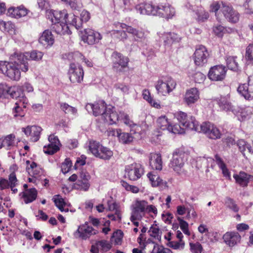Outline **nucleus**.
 I'll list each match as a JSON object with an SVG mask.
<instances>
[{
  "label": "nucleus",
  "instance_id": "1",
  "mask_svg": "<svg viewBox=\"0 0 253 253\" xmlns=\"http://www.w3.org/2000/svg\"><path fill=\"white\" fill-rule=\"evenodd\" d=\"M25 58L20 52H15L10 57L11 61H0V73L11 80L19 81L21 71L26 72L29 70V64L24 62Z\"/></svg>",
  "mask_w": 253,
  "mask_h": 253
},
{
  "label": "nucleus",
  "instance_id": "2",
  "mask_svg": "<svg viewBox=\"0 0 253 253\" xmlns=\"http://www.w3.org/2000/svg\"><path fill=\"white\" fill-rule=\"evenodd\" d=\"M135 10L140 14L158 15L167 19L171 18L175 13L174 8L168 3L157 6L147 3H140L136 5Z\"/></svg>",
  "mask_w": 253,
  "mask_h": 253
},
{
  "label": "nucleus",
  "instance_id": "3",
  "mask_svg": "<svg viewBox=\"0 0 253 253\" xmlns=\"http://www.w3.org/2000/svg\"><path fill=\"white\" fill-rule=\"evenodd\" d=\"M187 154L183 151L176 149L173 153L169 167L177 174H180L183 171L185 162L187 160Z\"/></svg>",
  "mask_w": 253,
  "mask_h": 253
},
{
  "label": "nucleus",
  "instance_id": "4",
  "mask_svg": "<svg viewBox=\"0 0 253 253\" xmlns=\"http://www.w3.org/2000/svg\"><path fill=\"white\" fill-rule=\"evenodd\" d=\"M175 81L170 77H166L157 81L155 85L158 93L164 96L169 95L176 87Z\"/></svg>",
  "mask_w": 253,
  "mask_h": 253
},
{
  "label": "nucleus",
  "instance_id": "5",
  "mask_svg": "<svg viewBox=\"0 0 253 253\" xmlns=\"http://www.w3.org/2000/svg\"><path fill=\"white\" fill-rule=\"evenodd\" d=\"M175 116L183 127L195 131L199 130V124L194 117L188 116L185 113L181 111L175 113Z\"/></svg>",
  "mask_w": 253,
  "mask_h": 253
},
{
  "label": "nucleus",
  "instance_id": "6",
  "mask_svg": "<svg viewBox=\"0 0 253 253\" xmlns=\"http://www.w3.org/2000/svg\"><path fill=\"white\" fill-rule=\"evenodd\" d=\"M148 203L144 200H136L131 206L130 220H139L145 215Z\"/></svg>",
  "mask_w": 253,
  "mask_h": 253
},
{
  "label": "nucleus",
  "instance_id": "7",
  "mask_svg": "<svg viewBox=\"0 0 253 253\" xmlns=\"http://www.w3.org/2000/svg\"><path fill=\"white\" fill-rule=\"evenodd\" d=\"M68 74L69 79L72 83H81L83 81L84 70L83 67L78 64L71 63Z\"/></svg>",
  "mask_w": 253,
  "mask_h": 253
},
{
  "label": "nucleus",
  "instance_id": "8",
  "mask_svg": "<svg viewBox=\"0 0 253 253\" xmlns=\"http://www.w3.org/2000/svg\"><path fill=\"white\" fill-rule=\"evenodd\" d=\"M112 58L114 70L117 73L124 72L127 66L128 58L117 52H114L112 53Z\"/></svg>",
  "mask_w": 253,
  "mask_h": 253
},
{
  "label": "nucleus",
  "instance_id": "9",
  "mask_svg": "<svg viewBox=\"0 0 253 253\" xmlns=\"http://www.w3.org/2000/svg\"><path fill=\"white\" fill-rule=\"evenodd\" d=\"M198 131L203 132L209 138L213 139L220 138L221 135L219 129L210 122H205L200 126L199 125V130Z\"/></svg>",
  "mask_w": 253,
  "mask_h": 253
},
{
  "label": "nucleus",
  "instance_id": "10",
  "mask_svg": "<svg viewBox=\"0 0 253 253\" xmlns=\"http://www.w3.org/2000/svg\"><path fill=\"white\" fill-rule=\"evenodd\" d=\"M126 176L130 180H136L143 173V169L140 164L133 163L126 167Z\"/></svg>",
  "mask_w": 253,
  "mask_h": 253
},
{
  "label": "nucleus",
  "instance_id": "11",
  "mask_svg": "<svg viewBox=\"0 0 253 253\" xmlns=\"http://www.w3.org/2000/svg\"><path fill=\"white\" fill-rule=\"evenodd\" d=\"M97 232V230L89 226L88 223L86 222L84 224L79 226L74 235L76 238H80L83 240H86L91 235L96 234Z\"/></svg>",
  "mask_w": 253,
  "mask_h": 253
},
{
  "label": "nucleus",
  "instance_id": "12",
  "mask_svg": "<svg viewBox=\"0 0 253 253\" xmlns=\"http://www.w3.org/2000/svg\"><path fill=\"white\" fill-rule=\"evenodd\" d=\"M107 106L104 101H99L94 104L88 103L85 106V109L88 112H92L95 116L101 115L103 119L106 112Z\"/></svg>",
  "mask_w": 253,
  "mask_h": 253
},
{
  "label": "nucleus",
  "instance_id": "13",
  "mask_svg": "<svg viewBox=\"0 0 253 253\" xmlns=\"http://www.w3.org/2000/svg\"><path fill=\"white\" fill-rule=\"evenodd\" d=\"M82 40L84 42H87L88 44H93L102 39V37L99 33L89 28L85 29L82 32Z\"/></svg>",
  "mask_w": 253,
  "mask_h": 253
},
{
  "label": "nucleus",
  "instance_id": "14",
  "mask_svg": "<svg viewBox=\"0 0 253 253\" xmlns=\"http://www.w3.org/2000/svg\"><path fill=\"white\" fill-rule=\"evenodd\" d=\"M120 25L122 29H125L126 32L132 35L135 41L142 42H147V35L144 31L135 29L124 23H121Z\"/></svg>",
  "mask_w": 253,
  "mask_h": 253
},
{
  "label": "nucleus",
  "instance_id": "15",
  "mask_svg": "<svg viewBox=\"0 0 253 253\" xmlns=\"http://www.w3.org/2000/svg\"><path fill=\"white\" fill-rule=\"evenodd\" d=\"M209 53L207 48L203 45H199L194 54V59L196 65L202 66L207 62Z\"/></svg>",
  "mask_w": 253,
  "mask_h": 253
},
{
  "label": "nucleus",
  "instance_id": "16",
  "mask_svg": "<svg viewBox=\"0 0 253 253\" xmlns=\"http://www.w3.org/2000/svg\"><path fill=\"white\" fill-rule=\"evenodd\" d=\"M221 11L225 19L230 23H236L239 20L240 14L229 5L222 4Z\"/></svg>",
  "mask_w": 253,
  "mask_h": 253
},
{
  "label": "nucleus",
  "instance_id": "17",
  "mask_svg": "<svg viewBox=\"0 0 253 253\" xmlns=\"http://www.w3.org/2000/svg\"><path fill=\"white\" fill-rule=\"evenodd\" d=\"M48 141L49 143L47 146H44L43 151L46 154L52 155L59 150L60 143L58 137L53 134L49 136Z\"/></svg>",
  "mask_w": 253,
  "mask_h": 253
},
{
  "label": "nucleus",
  "instance_id": "18",
  "mask_svg": "<svg viewBox=\"0 0 253 253\" xmlns=\"http://www.w3.org/2000/svg\"><path fill=\"white\" fill-rule=\"evenodd\" d=\"M226 70L222 65L215 66L211 68L209 72V77L212 81L222 80L225 76Z\"/></svg>",
  "mask_w": 253,
  "mask_h": 253
},
{
  "label": "nucleus",
  "instance_id": "19",
  "mask_svg": "<svg viewBox=\"0 0 253 253\" xmlns=\"http://www.w3.org/2000/svg\"><path fill=\"white\" fill-rule=\"evenodd\" d=\"M200 99V92L196 87L191 88L187 90L183 98L184 102L191 106L196 103Z\"/></svg>",
  "mask_w": 253,
  "mask_h": 253
},
{
  "label": "nucleus",
  "instance_id": "20",
  "mask_svg": "<svg viewBox=\"0 0 253 253\" xmlns=\"http://www.w3.org/2000/svg\"><path fill=\"white\" fill-rule=\"evenodd\" d=\"M121 119L120 116L116 111L114 107L111 105H108L106 113L103 118L104 121L109 125L116 124Z\"/></svg>",
  "mask_w": 253,
  "mask_h": 253
},
{
  "label": "nucleus",
  "instance_id": "21",
  "mask_svg": "<svg viewBox=\"0 0 253 253\" xmlns=\"http://www.w3.org/2000/svg\"><path fill=\"white\" fill-rule=\"evenodd\" d=\"M23 131L27 136H30L32 141H37L40 137L42 128L38 126H28L26 128H22Z\"/></svg>",
  "mask_w": 253,
  "mask_h": 253
},
{
  "label": "nucleus",
  "instance_id": "22",
  "mask_svg": "<svg viewBox=\"0 0 253 253\" xmlns=\"http://www.w3.org/2000/svg\"><path fill=\"white\" fill-rule=\"evenodd\" d=\"M238 92L246 99H253V85L250 84H240L237 89Z\"/></svg>",
  "mask_w": 253,
  "mask_h": 253
},
{
  "label": "nucleus",
  "instance_id": "23",
  "mask_svg": "<svg viewBox=\"0 0 253 253\" xmlns=\"http://www.w3.org/2000/svg\"><path fill=\"white\" fill-rule=\"evenodd\" d=\"M28 10L23 5L17 7H11L8 9L7 15L11 17L19 18L26 16Z\"/></svg>",
  "mask_w": 253,
  "mask_h": 253
},
{
  "label": "nucleus",
  "instance_id": "24",
  "mask_svg": "<svg viewBox=\"0 0 253 253\" xmlns=\"http://www.w3.org/2000/svg\"><path fill=\"white\" fill-rule=\"evenodd\" d=\"M216 101L220 110L222 111L234 112L235 110V106L232 104L229 99L227 97H221L217 98Z\"/></svg>",
  "mask_w": 253,
  "mask_h": 253
},
{
  "label": "nucleus",
  "instance_id": "25",
  "mask_svg": "<svg viewBox=\"0 0 253 253\" xmlns=\"http://www.w3.org/2000/svg\"><path fill=\"white\" fill-rule=\"evenodd\" d=\"M223 239L227 245L232 247L240 242L241 236L238 232H227L223 235Z\"/></svg>",
  "mask_w": 253,
  "mask_h": 253
},
{
  "label": "nucleus",
  "instance_id": "26",
  "mask_svg": "<svg viewBox=\"0 0 253 253\" xmlns=\"http://www.w3.org/2000/svg\"><path fill=\"white\" fill-rule=\"evenodd\" d=\"M165 46H170L173 43L178 42L181 38L175 33H165L162 36Z\"/></svg>",
  "mask_w": 253,
  "mask_h": 253
},
{
  "label": "nucleus",
  "instance_id": "27",
  "mask_svg": "<svg viewBox=\"0 0 253 253\" xmlns=\"http://www.w3.org/2000/svg\"><path fill=\"white\" fill-rule=\"evenodd\" d=\"M233 177L236 183L242 187L247 186L250 180L253 179V176L244 171H240L239 174H234Z\"/></svg>",
  "mask_w": 253,
  "mask_h": 253
},
{
  "label": "nucleus",
  "instance_id": "28",
  "mask_svg": "<svg viewBox=\"0 0 253 253\" xmlns=\"http://www.w3.org/2000/svg\"><path fill=\"white\" fill-rule=\"evenodd\" d=\"M20 91V88L9 87L5 83L0 84V97L4 94H9L13 98H17Z\"/></svg>",
  "mask_w": 253,
  "mask_h": 253
},
{
  "label": "nucleus",
  "instance_id": "29",
  "mask_svg": "<svg viewBox=\"0 0 253 253\" xmlns=\"http://www.w3.org/2000/svg\"><path fill=\"white\" fill-rule=\"evenodd\" d=\"M39 42L44 46L52 45L54 42V39L50 31L46 30L43 31L39 39Z\"/></svg>",
  "mask_w": 253,
  "mask_h": 253
},
{
  "label": "nucleus",
  "instance_id": "30",
  "mask_svg": "<svg viewBox=\"0 0 253 253\" xmlns=\"http://www.w3.org/2000/svg\"><path fill=\"white\" fill-rule=\"evenodd\" d=\"M37 191L34 188L26 189L20 195L24 200L25 204H29L35 201L37 197Z\"/></svg>",
  "mask_w": 253,
  "mask_h": 253
},
{
  "label": "nucleus",
  "instance_id": "31",
  "mask_svg": "<svg viewBox=\"0 0 253 253\" xmlns=\"http://www.w3.org/2000/svg\"><path fill=\"white\" fill-rule=\"evenodd\" d=\"M149 164L153 169L161 170L162 169V160L160 154H151L149 157Z\"/></svg>",
  "mask_w": 253,
  "mask_h": 253
},
{
  "label": "nucleus",
  "instance_id": "32",
  "mask_svg": "<svg viewBox=\"0 0 253 253\" xmlns=\"http://www.w3.org/2000/svg\"><path fill=\"white\" fill-rule=\"evenodd\" d=\"M147 175L153 187L165 185L167 183L155 172H150Z\"/></svg>",
  "mask_w": 253,
  "mask_h": 253
},
{
  "label": "nucleus",
  "instance_id": "33",
  "mask_svg": "<svg viewBox=\"0 0 253 253\" xmlns=\"http://www.w3.org/2000/svg\"><path fill=\"white\" fill-rule=\"evenodd\" d=\"M20 53L25 57L24 59V62L25 63H28V60L30 59L35 61L40 60L43 56L42 52L37 50H33L31 52Z\"/></svg>",
  "mask_w": 253,
  "mask_h": 253
},
{
  "label": "nucleus",
  "instance_id": "34",
  "mask_svg": "<svg viewBox=\"0 0 253 253\" xmlns=\"http://www.w3.org/2000/svg\"><path fill=\"white\" fill-rule=\"evenodd\" d=\"M15 135L10 134L6 136L4 138L0 139V149L2 147L9 149L14 144Z\"/></svg>",
  "mask_w": 253,
  "mask_h": 253
},
{
  "label": "nucleus",
  "instance_id": "35",
  "mask_svg": "<svg viewBox=\"0 0 253 253\" xmlns=\"http://www.w3.org/2000/svg\"><path fill=\"white\" fill-rule=\"evenodd\" d=\"M27 171L32 176L36 177L42 173V170L40 166H38L35 162H32L29 167H27Z\"/></svg>",
  "mask_w": 253,
  "mask_h": 253
},
{
  "label": "nucleus",
  "instance_id": "36",
  "mask_svg": "<svg viewBox=\"0 0 253 253\" xmlns=\"http://www.w3.org/2000/svg\"><path fill=\"white\" fill-rule=\"evenodd\" d=\"M237 146L239 147V150L244 156H245L246 154L253 153L250 145L243 139L238 140Z\"/></svg>",
  "mask_w": 253,
  "mask_h": 253
},
{
  "label": "nucleus",
  "instance_id": "37",
  "mask_svg": "<svg viewBox=\"0 0 253 253\" xmlns=\"http://www.w3.org/2000/svg\"><path fill=\"white\" fill-rule=\"evenodd\" d=\"M69 14L66 10L62 11H55L54 23L64 22L68 21Z\"/></svg>",
  "mask_w": 253,
  "mask_h": 253
},
{
  "label": "nucleus",
  "instance_id": "38",
  "mask_svg": "<svg viewBox=\"0 0 253 253\" xmlns=\"http://www.w3.org/2000/svg\"><path fill=\"white\" fill-rule=\"evenodd\" d=\"M68 17L67 21L68 24L74 26L77 29H79L83 27V22L74 14H69Z\"/></svg>",
  "mask_w": 253,
  "mask_h": 253
},
{
  "label": "nucleus",
  "instance_id": "39",
  "mask_svg": "<svg viewBox=\"0 0 253 253\" xmlns=\"http://www.w3.org/2000/svg\"><path fill=\"white\" fill-rule=\"evenodd\" d=\"M102 145L99 142L95 140H90L89 142V151L96 157H97Z\"/></svg>",
  "mask_w": 253,
  "mask_h": 253
},
{
  "label": "nucleus",
  "instance_id": "40",
  "mask_svg": "<svg viewBox=\"0 0 253 253\" xmlns=\"http://www.w3.org/2000/svg\"><path fill=\"white\" fill-rule=\"evenodd\" d=\"M113 155V153L110 149L102 146L97 157L103 160H109Z\"/></svg>",
  "mask_w": 253,
  "mask_h": 253
},
{
  "label": "nucleus",
  "instance_id": "41",
  "mask_svg": "<svg viewBox=\"0 0 253 253\" xmlns=\"http://www.w3.org/2000/svg\"><path fill=\"white\" fill-rule=\"evenodd\" d=\"M237 56H229L226 57V65L229 69L236 71L238 70V63Z\"/></svg>",
  "mask_w": 253,
  "mask_h": 253
},
{
  "label": "nucleus",
  "instance_id": "42",
  "mask_svg": "<svg viewBox=\"0 0 253 253\" xmlns=\"http://www.w3.org/2000/svg\"><path fill=\"white\" fill-rule=\"evenodd\" d=\"M142 96L143 98L147 101L153 107L156 108H160L161 107L159 102L152 98L150 92L148 89L143 90Z\"/></svg>",
  "mask_w": 253,
  "mask_h": 253
},
{
  "label": "nucleus",
  "instance_id": "43",
  "mask_svg": "<svg viewBox=\"0 0 253 253\" xmlns=\"http://www.w3.org/2000/svg\"><path fill=\"white\" fill-rule=\"evenodd\" d=\"M53 202L55 203L56 206L60 210V211L62 212L68 211V209H64V207H65L66 204L65 202L64 199L60 197L59 195H55L52 199Z\"/></svg>",
  "mask_w": 253,
  "mask_h": 253
},
{
  "label": "nucleus",
  "instance_id": "44",
  "mask_svg": "<svg viewBox=\"0 0 253 253\" xmlns=\"http://www.w3.org/2000/svg\"><path fill=\"white\" fill-rule=\"evenodd\" d=\"M157 126L162 130H169L170 126V122L165 116L160 117L157 121Z\"/></svg>",
  "mask_w": 253,
  "mask_h": 253
},
{
  "label": "nucleus",
  "instance_id": "45",
  "mask_svg": "<svg viewBox=\"0 0 253 253\" xmlns=\"http://www.w3.org/2000/svg\"><path fill=\"white\" fill-rule=\"evenodd\" d=\"M215 159L216 164H217L218 167L221 169L222 171V173L224 175V176L226 177H229L230 173L228 169H227L225 164L222 160L221 158L218 155H216L215 156Z\"/></svg>",
  "mask_w": 253,
  "mask_h": 253
},
{
  "label": "nucleus",
  "instance_id": "46",
  "mask_svg": "<svg viewBox=\"0 0 253 253\" xmlns=\"http://www.w3.org/2000/svg\"><path fill=\"white\" fill-rule=\"evenodd\" d=\"M117 135L119 137L120 141L124 144L129 143L133 140L132 136L128 133H119L117 130Z\"/></svg>",
  "mask_w": 253,
  "mask_h": 253
},
{
  "label": "nucleus",
  "instance_id": "47",
  "mask_svg": "<svg viewBox=\"0 0 253 253\" xmlns=\"http://www.w3.org/2000/svg\"><path fill=\"white\" fill-rule=\"evenodd\" d=\"M108 208L109 211H116V214L119 218H121V211L119 209V206L115 202L113 201L111 198L110 200L107 202Z\"/></svg>",
  "mask_w": 253,
  "mask_h": 253
},
{
  "label": "nucleus",
  "instance_id": "48",
  "mask_svg": "<svg viewBox=\"0 0 253 253\" xmlns=\"http://www.w3.org/2000/svg\"><path fill=\"white\" fill-rule=\"evenodd\" d=\"M18 96L16 98H18V101L15 103V105L19 106L23 109H25L28 101L21 89L20 91H19V94H18Z\"/></svg>",
  "mask_w": 253,
  "mask_h": 253
},
{
  "label": "nucleus",
  "instance_id": "49",
  "mask_svg": "<svg viewBox=\"0 0 253 253\" xmlns=\"http://www.w3.org/2000/svg\"><path fill=\"white\" fill-rule=\"evenodd\" d=\"M60 108L65 114L76 115L77 109L67 103H62L60 105Z\"/></svg>",
  "mask_w": 253,
  "mask_h": 253
},
{
  "label": "nucleus",
  "instance_id": "50",
  "mask_svg": "<svg viewBox=\"0 0 253 253\" xmlns=\"http://www.w3.org/2000/svg\"><path fill=\"white\" fill-rule=\"evenodd\" d=\"M75 188L86 191L90 187V184L87 181L78 180L75 185Z\"/></svg>",
  "mask_w": 253,
  "mask_h": 253
},
{
  "label": "nucleus",
  "instance_id": "51",
  "mask_svg": "<svg viewBox=\"0 0 253 253\" xmlns=\"http://www.w3.org/2000/svg\"><path fill=\"white\" fill-rule=\"evenodd\" d=\"M96 245L99 248V249L103 251H108L111 247V244L108 241L103 240L96 243Z\"/></svg>",
  "mask_w": 253,
  "mask_h": 253
},
{
  "label": "nucleus",
  "instance_id": "52",
  "mask_svg": "<svg viewBox=\"0 0 253 253\" xmlns=\"http://www.w3.org/2000/svg\"><path fill=\"white\" fill-rule=\"evenodd\" d=\"M168 131L173 133L181 134L184 133V128H182L179 125H174L171 126L170 125Z\"/></svg>",
  "mask_w": 253,
  "mask_h": 253
},
{
  "label": "nucleus",
  "instance_id": "53",
  "mask_svg": "<svg viewBox=\"0 0 253 253\" xmlns=\"http://www.w3.org/2000/svg\"><path fill=\"white\" fill-rule=\"evenodd\" d=\"M148 232L151 236L153 237L159 241H161V236L160 235V230L158 227L152 226Z\"/></svg>",
  "mask_w": 253,
  "mask_h": 253
},
{
  "label": "nucleus",
  "instance_id": "54",
  "mask_svg": "<svg viewBox=\"0 0 253 253\" xmlns=\"http://www.w3.org/2000/svg\"><path fill=\"white\" fill-rule=\"evenodd\" d=\"M225 205L226 206L232 210L234 212H237L239 211V208L235 203L233 199L230 198H227L225 201Z\"/></svg>",
  "mask_w": 253,
  "mask_h": 253
},
{
  "label": "nucleus",
  "instance_id": "55",
  "mask_svg": "<svg viewBox=\"0 0 253 253\" xmlns=\"http://www.w3.org/2000/svg\"><path fill=\"white\" fill-rule=\"evenodd\" d=\"M213 33L218 37H222L225 34L224 27L221 25H215L213 27Z\"/></svg>",
  "mask_w": 253,
  "mask_h": 253
},
{
  "label": "nucleus",
  "instance_id": "56",
  "mask_svg": "<svg viewBox=\"0 0 253 253\" xmlns=\"http://www.w3.org/2000/svg\"><path fill=\"white\" fill-rule=\"evenodd\" d=\"M71 166V161L69 159H66L65 161L61 165L62 172L64 174L67 173L70 170Z\"/></svg>",
  "mask_w": 253,
  "mask_h": 253
},
{
  "label": "nucleus",
  "instance_id": "57",
  "mask_svg": "<svg viewBox=\"0 0 253 253\" xmlns=\"http://www.w3.org/2000/svg\"><path fill=\"white\" fill-rule=\"evenodd\" d=\"M178 220L179 222L180 229L182 230L184 234L189 235L190 232L188 230V224L187 223V222L183 220L180 217L178 218Z\"/></svg>",
  "mask_w": 253,
  "mask_h": 253
},
{
  "label": "nucleus",
  "instance_id": "58",
  "mask_svg": "<svg viewBox=\"0 0 253 253\" xmlns=\"http://www.w3.org/2000/svg\"><path fill=\"white\" fill-rule=\"evenodd\" d=\"M169 247L175 250L183 249L184 247V242L183 241H171L169 242Z\"/></svg>",
  "mask_w": 253,
  "mask_h": 253
},
{
  "label": "nucleus",
  "instance_id": "59",
  "mask_svg": "<svg viewBox=\"0 0 253 253\" xmlns=\"http://www.w3.org/2000/svg\"><path fill=\"white\" fill-rule=\"evenodd\" d=\"M123 237V232L118 230L114 232L113 235V238L114 239V241L116 244H120L121 243Z\"/></svg>",
  "mask_w": 253,
  "mask_h": 253
},
{
  "label": "nucleus",
  "instance_id": "60",
  "mask_svg": "<svg viewBox=\"0 0 253 253\" xmlns=\"http://www.w3.org/2000/svg\"><path fill=\"white\" fill-rule=\"evenodd\" d=\"M244 6L247 13H253V0H245Z\"/></svg>",
  "mask_w": 253,
  "mask_h": 253
},
{
  "label": "nucleus",
  "instance_id": "61",
  "mask_svg": "<svg viewBox=\"0 0 253 253\" xmlns=\"http://www.w3.org/2000/svg\"><path fill=\"white\" fill-rule=\"evenodd\" d=\"M190 249L193 253H201L202 251V247L199 243H190Z\"/></svg>",
  "mask_w": 253,
  "mask_h": 253
},
{
  "label": "nucleus",
  "instance_id": "62",
  "mask_svg": "<svg viewBox=\"0 0 253 253\" xmlns=\"http://www.w3.org/2000/svg\"><path fill=\"white\" fill-rule=\"evenodd\" d=\"M69 5L72 9L79 10L82 8V4L77 0H71L67 4Z\"/></svg>",
  "mask_w": 253,
  "mask_h": 253
},
{
  "label": "nucleus",
  "instance_id": "63",
  "mask_svg": "<svg viewBox=\"0 0 253 253\" xmlns=\"http://www.w3.org/2000/svg\"><path fill=\"white\" fill-rule=\"evenodd\" d=\"M193 78L196 83L201 84L206 79V76L201 72H197L194 74Z\"/></svg>",
  "mask_w": 253,
  "mask_h": 253
},
{
  "label": "nucleus",
  "instance_id": "64",
  "mask_svg": "<svg viewBox=\"0 0 253 253\" xmlns=\"http://www.w3.org/2000/svg\"><path fill=\"white\" fill-rule=\"evenodd\" d=\"M245 58L248 60H253V44H251L247 47Z\"/></svg>",
  "mask_w": 253,
  "mask_h": 253
}]
</instances>
